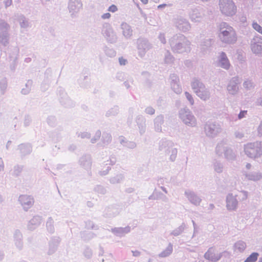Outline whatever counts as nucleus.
<instances>
[{"mask_svg":"<svg viewBox=\"0 0 262 262\" xmlns=\"http://www.w3.org/2000/svg\"><path fill=\"white\" fill-rule=\"evenodd\" d=\"M258 105L262 106V98H259L257 101Z\"/></svg>","mask_w":262,"mask_h":262,"instance_id":"5fc2aeb1","label":"nucleus"},{"mask_svg":"<svg viewBox=\"0 0 262 262\" xmlns=\"http://www.w3.org/2000/svg\"><path fill=\"white\" fill-rule=\"evenodd\" d=\"M244 151L249 158L255 159L262 155V141H256L245 144Z\"/></svg>","mask_w":262,"mask_h":262,"instance_id":"f03ea898","label":"nucleus"},{"mask_svg":"<svg viewBox=\"0 0 262 262\" xmlns=\"http://www.w3.org/2000/svg\"><path fill=\"white\" fill-rule=\"evenodd\" d=\"M101 136V132L100 130H98L95 132V136L91 139V141L93 143H94L97 141Z\"/></svg>","mask_w":262,"mask_h":262,"instance_id":"e433bc0d","label":"nucleus"},{"mask_svg":"<svg viewBox=\"0 0 262 262\" xmlns=\"http://www.w3.org/2000/svg\"><path fill=\"white\" fill-rule=\"evenodd\" d=\"M78 136L83 139L89 138L90 137V134L88 132L84 131L79 133Z\"/></svg>","mask_w":262,"mask_h":262,"instance_id":"4c0bfd02","label":"nucleus"},{"mask_svg":"<svg viewBox=\"0 0 262 262\" xmlns=\"http://www.w3.org/2000/svg\"><path fill=\"white\" fill-rule=\"evenodd\" d=\"M18 201L23 209L27 211L34 204L33 198L28 195H21L18 198Z\"/></svg>","mask_w":262,"mask_h":262,"instance_id":"f8f14e48","label":"nucleus"},{"mask_svg":"<svg viewBox=\"0 0 262 262\" xmlns=\"http://www.w3.org/2000/svg\"><path fill=\"white\" fill-rule=\"evenodd\" d=\"M185 95L187 100L189 101V103L191 105H193L194 104V99L193 98L192 96L187 92H186L185 93Z\"/></svg>","mask_w":262,"mask_h":262,"instance_id":"f704fd0d","label":"nucleus"},{"mask_svg":"<svg viewBox=\"0 0 262 262\" xmlns=\"http://www.w3.org/2000/svg\"><path fill=\"white\" fill-rule=\"evenodd\" d=\"M124 146L129 148H134L136 146V144L134 142L127 141L125 142Z\"/></svg>","mask_w":262,"mask_h":262,"instance_id":"a19ab883","label":"nucleus"},{"mask_svg":"<svg viewBox=\"0 0 262 262\" xmlns=\"http://www.w3.org/2000/svg\"><path fill=\"white\" fill-rule=\"evenodd\" d=\"M143 4L146 5L148 3V0H140Z\"/></svg>","mask_w":262,"mask_h":262,"instance_id":"13d9d810","label":"nucleus"},{"mask_svg":"<svg viewBox=\"0 0 262 262\" xmlns=\"http://www.w3.org/2000/svg\"><path fill=\"white\" fill-rule=\"evenodd\" d=\"M238 206V201L236 195L232 193L228 194L226 196V208L228 210L235 211Z\"/></svg>","mask_w":262,"mask_h":262,"instance_id":"ddd939ff","label":"nucleus"},{"mask_svg":"<svg viewBox=\"0 0 262 262\" xmlns=\"http://www.w3.org/2000/svg\"><path fill=\"white\" fill-rule=\"evenodd\" d=\"M9 143H10V142H8V143H7V147H8V145H9Z\"/></svg>","mask_w":262,"mask_h":262,"instance_id":"0e129e2a","label":"nucleus"},{"mask_svg":"<svg viewBox=\"0 0 262 262\" xmlns=\"http://www.w3.org/2000/svg\"><path fill=\"white\" fill-rule=\"evenodd\" d=\"M259 256L257 252H253L248 256L244 262H256Z\"/></svg>","mask_w":262,"mask_h":262,"instance_id":"c85d7f7f","label":"nucleus"},{"mask_svg":"<svg viewBox=\"0 0 262 262\" xmlns=\"http://www.w3.org/2000/svg\"><path fill=\"white\" fill-rule=\"evenodd\" d=\"M32 85V81L31 80H28L26 83L25 87L21 89V94L24 95L28 94L31 91Z\"/></svg>","mask_w":262,"mask_h":262,"instance_id":"c756f323","label":"nucleus"},{"mask_svg":"<svg viewBox=\"0 0 262 262\" xmlns=\"http://www.w3.org/2000/svg\"><path fill=\"white\" fill-rule=\"evenodd\" d=\"M10 26L8 23L5 21L0 22V32L1 31L8 32Z\"/></svg>","mask_w":262,"mask_h":262,"instance_id":"2f4dec72","label":"nucleus"},{"mask_svg":"<svg viewBox=\"0 0 262 262\" xmlns=\"http://www.w3.org/2000/svg\"><path fill=\"white\" fill-rule=\"evenodd\" d=\"M108 11L114 13L118 11V8L116 5H112L108 7Z\"/></svg>","mask_w":262,"mask_h":262,"instance_id":"37998d69","label":"nucleus"},{"mask_svg":"<svg viewBox=\"0 0 262 262\" xmlns=\"http://www.w3.org/2000/svg\"><path fill=\"white\" fill-rule=\"evenodd\" d=\"M9 42V34L8 32L1 31L0 32V43L6 46Z\"/></svg>","mask_w":262,"mask_h":262,"instance_id":"393cba45","label":"nucleus"},{"mask_svg":"<svg viewBox=\"0 0 262 262\" xmlns=\"http://www.w3.org/2000/svg\"><path fill=\"white\" fill-rule=\"evenodd\" d=\"M11 0H6L5 1V5L7 7L10 6L11 5Z\"/></svg>","mask_w":262,"mask_h":262,"instance_id":"864d4df0","label":"nucleus"},{"mask_svg":"<svg viewBox=\"0 0 262 262\" xmlns=\"http://www.w3.org/2000/svg\"><path fill=\"white\" fill-rule=\"evenodd\" d=\"M225 155L228 160H232L234 158V154L230 149L227 150L225 153Z\"/></svg>","mask_w":262,"mask_h":262,"instance_id":"72a5a7b5","label":"nucleus"},{"mask_svg":"<svg viewBox=\"0 0 262 262\" xmlns=\"http://www.w3.org/2000/svg\"><path fill=\"white\" fill-rule=\"evenodd\" d=\"M170 153H171V155L170 156V160L171 161L174 160L177 156V150L176 148H173L172 147L170 149Z\"/></svg>","mask_w":262,"mask_h":262,"instance_id":"c9c22d12","label":"nucleus"},{"mask_svg":"<svg viewBox=\"0 0 262 262\" xmlns=\"http://www.w3.org/2000/svg\"><path fill=\"white\" fill-rule=\"evenodd\" d=\"M111 17V14L108 12L105 13L101 15V18L103 20L109 19Z\"/></svg>","mask_w":262,"mask_h":262,"instance_id":"c03bdc74","label":"nucleus"},{"mask_svg":"<svg viewBox=\"0 0 262 262\" xmlns=\"http://www.w3.org/2000/svg\"><path fill=\"white\" fill-rule=\"evenodd\" d=\"M176 26L183 31H186L190 29V25L189 23L184 19L178 20L176 23Z\"/></svg>","mask_w":262,"mask_h":262,"instance_id":"b1692460","label":"nucleus"},{"mask_svg":"<svg viewBox=\"0 0 262 262\" xmlns=\"http://www.w3.org/2000/svg\"><path fill=\"white\" fill-rule=\"evenodd\" d=\"M130 228L128 226L125 227H119L112 229V232L117 236H122L128 233Z\"/></svg>","mask_w":262,"mask_h":262,"instance_id":"5701e85b","label":"nucleus"},{"mask_svg":"<svg viewBox=\"0 0 262 262\" xmlns=\"http://www.w3.org/2000/svg\"><path fill=\"white\" fill-rule=\"evenodd\" d=\"M222 256L221 253L216 252L213 248H209L204 254L205 259L213 262L219 261Z\"/></svg>","mask_w":262,"mask_h":262,"instance_id":"4468645a","label":"nucleus"},{"mask_svg":"<svg viewBox=\"0 0 262 262\" xmlns=\"http://www.w3.org/2000/svg\"><path fill=\"white\" fill-rule=\"evenodd\" d=\"M218 66L225 70H228L230 67V62L226 54L222 52L218 57Z\"/></svg>","mask_w":262,"mask_h":262,"instance_id":"dca6fc26","label":"nucleus"},{"mask_svg":"<svg viewBox=\"0 0 262 262\" xmlns=\"http://www.w3.org/2000/svg\"><path fill=\"white\" fill-rule=\"evenodd\" d=\"M172 148L171 142L167 141H161L159 143V150L166 155L170 154V149Z\"/></svg>","mask_w":262,"mask_h":262,"instance_id":"6ab92c4d","label":"nucleus"},{"mask_svg":"<svg viewBox=\"0 0 262 262\" xmlns=\"http://www.w3.org/2000/svg\"><path fill=\"white\" fill-rule=\"evenodd\" d=\"M210 206H211V208H213V207H214V206H213V205H212V204H211V205H210Z\"/></svg>","mask_w":262,"mask_h":262,"instance_id":"e2e57ef3","label":"nucleus"},{"mask_svg":"<svg viewBox=\"0 0 262 262\" xmlns=\"http://www.w3.org/2000/svg\"><path fill=\"white\" fill-rule=\"evenodd\" d=\"M243 86L246 89H250L253 86V83L251 80L246 79L243 83Z\"/></svg>","mask_w":262,"mask_h":262,"instance_id":"473e14b6","label":"nucleus"},{"mask_svg":"<svg viewBox=\"0 0 262 262\" xmlns=\"http://www.w3.org/2000/svg\"><path fill=\"white\" fill-rule=\"evenodd\" d=\"M172 245L169 244L168 246L159 254V256L160 257H166L168 256L172 253Z\"/></svg>","mask_w":262,"mask_h":262,"instance_id":"cd10ccee","label":"nucleus"},{"mask_svg":"<svg viewBox=\"0 0 262 262\" xmlns=\"http://www.w3.org/2000/svg\"><path fill=\"white\" fill-rule=\"evenodd\" d=\"M258 262H262V258H260Z\"/></svg>","mask_w":262,"mask_h":262,"instance_id":"680f3d73","label":"nucleus"},{"mask_svg":"<svg viewBox=\"0 0 262 262\" xmlns=\"http://www.w3.org/2000/svg\"><path fill=\"white\" fill-rule=\"evenodd\" d=\"M247 112L246 111H242L238 114V117L239 119H242L246 117Z\"/></svg>","mask_w":262,"mask_h":262,"instance_id":"09e8293b","label":"nucleus"},{"mask_svg":"<svg viewBox=\"0 0 262 262\" xmlns=\"http://www.w3.org/2000/svg\"><path fill=\"white\" fill-rule=\"evenodd\" d=\"M41 223V219L39 216H35L29 222L28 227L30 229L33 230Z\"/></svg>","mask_w":262,"mask_h":262,"instance_id":"a878e982","label":"nucleus"},{"mask_svg":"<svg viewBox=\"0 0 262 262\" xmlns=\"http://www.w3.org/2000/svg\"><path fill=\"white\" fill-rule=\"evenodd\" d=\"M203 17L202 12L199 10H193L190 14L191 19L194 22L201 21Z\"/></svg>","mask_w":262,"mask_h":262,"instance_id":"4be33fe9","label":"nucleus"},{"mask_svg":"<svg viewBox=\"0 0 262 262\" xmlns=\"http://www.w3.org/2000/svg\"><path fill=\"white\" fill-rule=\"evenodd\" d=\"M161 188H162V189L163 190V191H164L165 192H166V193L167 192V191H166V188H164V187H161Z\"/></svg>","mask_w":262,"mask_h":262,"instance_id":"052dcab7","label":"nucleus"},{"mask_svg":"<svg viewBox=\"0 0 262 262\" xmlns=\"http://www.w3.org/2000/svg\"><path fill=\"white\" fill-rule=\"evenodd\" d=\"M20 25L22 28H26L28 26V21L24 17H22L20 20Z\"/></svg>","mask_w":262,"mask_h":262,"instance_id":"58836bf2","label":"nucleus"},{"mask_svg":"<svg viewBox=\"0 0 262 262\" xmlns=\"http://www.w3.org/2000/svg\"><path fill=\"white\" fill-rule=\"evenodd\" d=\"M241 83L240 79L237 77L231 78L227 86V90L228 93L232 95H236L239 90L238 85Z\"/></svg>","mask_w":262,"mask_h":262,"instance_id":"9d476101","label":"nucleus"},{"mask_svg":"<svg viewBox=\"0 0 262 262\" xmlns=\"http://www.w3.org/2000/svg\"><path fill=\"white\" fill-rule=\"evenodd\" d=\"M145 112L147 114H150V115H152L153 114H154L155 113V110L154 109L151 107H148L146 108L145 110Z\"/></svg>","mask_w":262,"mask_h":262,"instance_id":"49530a36","label":"nucleus"},{"mask_svg":"<svg viewBox=\"0 0 262 262\" xmlns=\"http://www.w3.org/2000/svg\"><path fill=\"white\" fill-rule=\"evenodd\" d=\"M170 45L174 51L179 53L187 52L190 50V42L183 36H181L176 44L171 41Z\"/></svg>","mask_w":262,"mask_h":262,"instance_id":"423d86ee","label":"nucleus"},{"mask_svg":"<svg viewBox=\"0 0 262 262\" xmlns=\"http://www.w3.org/2000/svg\"><path fill=\"white\" fill-rule=\"evenodd\" d=\"M185 195L191 204L195 206L199 205L201 202V199L193 191H185Z\"/></svg>","mask_w":262,"mask_h":262,"instance_id":"2eb2a0df","label":"nucleus"},{"mask_svg":"<svg viewBox=\"0 0 262 262\" xmlns=\"http://www.w3.org/2000/svg\"><path fill=\"white\" fill-rule=\"evenodd\" d=\"M219 9L221 13L226 16H232L237 12V7L232 0H220Z\"/></svg>","mask_w":262,"mask_h":262,"instance_id":"20e7f679","label":"nucleus"},{"mask_svg":"<svg viewBox=\"0 0 262 262\" xmlns=\"http://www.w3.org/2000/svg\"><path fill=\"white\" fill-rule=\"evenodd\" d=\"M102 33L103 35L107 38L110 39L114 35V32L112 28L110 26V25H106V27L103 26L102 30Z\"/></svg>","mask_w":262,"mask_h":262,"instance_id":"bb28decb","label":"nucleus"},{"mask_svg":"<svg viewBox=\"0 0 262 262\" xmlns=\"http://www.w3.org/2000/svg\"><path fill=\"white\" fill-rule=\"evenodd\" d=\"M246 248V244L243 241H238L236 242L233 248V252L236 254L243 253Z\"/></svg>","mask_w":262,"mask_h":262,"instance_id":"aec40b11","label":"nucleus"},{"mask_svg":"<svg viewBox=\"0 0 262 262\" xmlns=\"http://www.w3.org/2000/svg\"><path fill=\"white\" fill-rule=\"evenodd\" d=\"M257 130L258 135L259 136H262V121L260 122Z\"/></svg>","mask_w":262,"mask_h":262,"instance_id":"de8ad7c7","label":"nucleus"},{"mask_svg":"<svg viewBox=\"0 0 262 262\" xmlns=\"http://www.w3.org/2000/svg\"><path fill=\"white\" fill-rule=\"evenodd\" d=\"M251 167H252V165L250 163H247L246 165V168L247 170L250 169Z\"/></svg>","mask_w":262,"mask_h":262,"instance_id":"6e6d98bb","label":"nucleus"},{"mask_svg":"<svg viewBox=\"0 0 262 262\" xmlns=\"http://www.w3.org/2000/svg\"><path fill=\"white\" fill-rule=\"evenodd\" d=\"M159 39L162 43H166V39L164 34L160 33L159 35Z\"/></svg>","mask_w":262,"mask_h":262,"instance_id":"a18cd8bd","label":"nucleus"},{"mask_svg":"<svg viewBox=\"0 0 262 262\" xmlns=\"http://www.w3.org/2000/svg\"><path fill=\"white\" fill-rule=\"evenodd\" d=\"M120 179H118L117 180H116L115 179H111V182L113 183H117L119 181Z\"/></svg>","mask_w":262,"mask_h":262,"instance_id":"4d7b16f0","label":"nucleus"},{"mask_svg":"<svg viewBox=\"0 0 262 262\" xmlns=\"http://www.w3.org/2000/svg\"><path fill=\"white\" fill-rule=\"evenodd\" d=\"M4 169V164L3 160L2 158H0V172H2Z\"/></svg>","mask_w":262,"mask_h":262,"instance_id":"8fccbe9b","label":"nucleus"},{"mask_svg":"<svg viewBox=\"0 0 262 262\" xmlns=\"http://www.w3.org/2000/svg\"><path fill=\"white\" fill-rule=\"evenodd\" d=\"M170 86L174 93L178 94L181 93L182 90L178 77L173 76L171 77Z\"/></svg>","mask_w":262,"mask_h":262,"instance_id":"f3484780","label":"nucleus"},{"mask_svg":"<svg viewBox=\"0 0 262 262\" xmlns=\"http://www.w3.org/2000/svg\"><path fill=\"white\" fill-rule=\"evenodd\" d=\"M82 3L81 0H69L68 10L71 15L76 16L82 9Z\"/></svg>","mask_w":262,"mask_h":262,"instance_id":"1a4fd4ad","label":"nucleus"},{"mask_svg":"<svg viewBox=\"0 0 262 262\" xmlns=\"http://www.w3.org/2000/svg\"><path fill=\"white\" fill-rule=\"evenodd\" d=\"M162 7V5H159V6H158V7H159V8H160V7Z\"/></svg>","mask_w":262,"mask_h":262,"instance_id":"69168bd1","label":"nucleus"},{"mask_svg":"<svg viewBox=\"0 0 262 262\" xmlns=\"http://www.w3.org/2000/svg\"><path fill=\"white\" fill-rule=\"evenodd\" d=\"M127 141L124 137H120V142L121 144H122L123 146H124V144H125V142Z\"/></svg>","mask_w":262,"mask_h":262,"instance_id":"603ef678","label":"nucleus"},{"mask_svg":"<svg viewBox=\"0 0 262 262\" xmlns=\"http://www.w3.org/2000/svg\"><path fill=\"white\" fill-rule=\"evenodd\" d=\"M179 117L182 121L190 127H195L197 125V121L192 112L188 109H182L179 112Z\"/></svg>","mask_w":262,"mask_h":262,"instance_id":"39448f33","label":"nucleus"},{"mask_svg":"<svg viewBox=\"0 0 262 262\" xmlns=\"http://www.w3.org/2000/svg\"><path fill=\"white\" fill-rule=\"evenodd\" d=\"M7 86V82L6 79H3L0 82V86L2 90H5Z\"/></svg>","mask_w":262,"mask_h":262,"instance_id":"79ce46f5","label":"nucleus"},{"mask_svg":"<svg viewBox=\"0 0 262 262\" xmlns=\"http://www.w3.org/2000/svg\"><path fill=\"white\" fill-rule=\"evenodd\" d=\"M250 47L253 54L260 55L262 54V37L259 35L254 36L250 41Z\"/></svg>","mask_w":262,"mask_h":262,"instance_id":"0eeeda50","label":"nucleus"},{"mask_svg":"<svg viewBox=\"0 0 262 262\" xmlns=\"http://www.w3.org/2000/svg\"><path fill=\"white\" fill-rule=\"evenodd\" d=\"M122 32L126 38H129L133 34V30L130 26L126 23H122L121 25Z\"/></svg>","mask_w":262,"mask_h":262,"instance_id":"412c9836","label":"nucleus"},{"mask_svg":"<svg viewBox=\"0 0 262 262\" xmlns=\"http://www.w3.org/2000/svg\"><path fill=\"white\" fill-rule=\"evenodd\" d=\"M191 88L201 100L207 101L210 98V92L208 89L200 80L194 79L191 82Z\"/></svg>","mask_w":262,"mask_h":262,"instance_id":"7ed1b4c3","label":"nucleus"},{"mask_svg":"<svg viewBox=\"0 0 262 262\" xmlns=\"http://www.w3.org/2000/svg\"><path fill=\"white\" fill-rule=\"evenodd\" d=\"M218 37L220 40L226 44L233 45L236 43L237 36L235 29L225 22L221 23L218 27Z\"/></svg>","mask_w":262,"mask_h":262,"instance_id":"f257e3e1","label":"nucleus"},{"mask_svg":"<svg viewBox=\"0 0 262 262\" xmlns=\"http://www.w3.org/2000/svg\"><path fill=\"white\" fill-rule=\"evenodd\" d=\"M205 133L208 137H214L219 135L222 131L220 124L214 123L206 124L204 127Z\"/></svg>","mask_w":262,"mask_h":262,"instance_id":"6e6552de","label":"nucleus"},{"mask_svg":"<svg viewBox=\"0 0 262 262\" xmlns=\"http://www.w3.org/2000/svg\"><path fill=\"white\" fill-rule=\"evenodd\" d=\"M139 253V252L136 251V252H134V255L137 256V255H138Z\"/></svg>","mask_w":262,"mask_h":262,"instance_id":"bf43d9fd","label":"nucleus"},{"mask_svg":"<svg viewBox=\"0 0 262 262\" xmlns=\"http://www.w3.org/2000/svg\"><path fill=\"white\" fill-rule=\"evenodd\" d=\"M252 27L254 30L262 34V26L258 24L256 21H253Z\"/></svg>","mask_w":262,"mask_h":262,"instance_id":"7c9ffc66","label":"nucleus"},{"mask_svg":"<svg viewBox=\"0 0 262 262\" xmlns=\"http://www.w3.org/2000/svg\"><path fill=\"white\" fill-rule=\"evenodd\" d=\"M119 60L121 65H125L127 62L126 60L123 58H120Z\"/></svg>","mask_w":262,"mask_h":262,"instance_id":"3c124183","label":"nucleus"},{"mask_svg":"<svg viewBox=\"0 0 262 262\" xmlns=\"http://www.w3.org/2000/svg\"><path fill=\"white\" fill-rule=\"evenodd\" d=\"M137 46L139 52L141 54H143L146 51L148 50L151 47L147 40L142 39L138 40Z\"/></svg>","mask_w":262,"mask_h":262,"instance_id":"a211bd4d","label":"nucleus"},{"mask_svg":"<svg viewBox=\"0 0 262 262\" xmlns=\"http://www.w3.org/2000/svg\"><path fill=\"white\" fill-rule=\"evenodd\" d=\"M184 228L183 227H180L176 230H173L172 232V234L174 235H178L180 234L183 231Z\"/></svg>","mask_w":262,"mask_h":262,"instance_id":"ea45409f","label":"nucleus"},{"mask_svg":"<svg viewBox=\"0 0 262 262\" xmlns=\"http://www.w3.org/2000/svg\"><path fill=\"white\" fill-rule=\"evenodd\" d=\"M243 175L246 180L250 181L258 182L262 180V172L259 170H244Z\"/></svg>","mask_w":262,"mask_h":262,"instance_id":"9b49d317","label":"nucleus"}]
</instances>
